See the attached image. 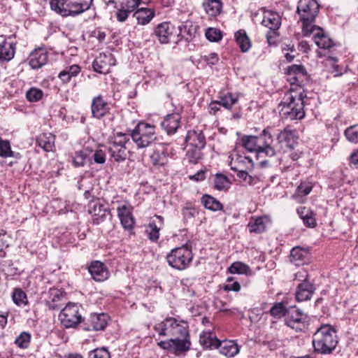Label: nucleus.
<instances>
[{"label": "nucleus", "mask_w": 358, "mask_h": 358, "mask_svg": "<svg viewBox=\"0 0 358 358\" xmlns=\"http://www.w3.org/2000/svg\"><path fill=\"white\" fill-rule=\"evenodd\" d=\"M287 310L286 306L282 302L275 303L270 309V314L274 317L280 318L287 315Z\"/></svg>", "instance_id": "52"}, {"label": "nucleus", "mask_w": 358, "mask_h": 358, "mask_svg": "<svg viewBox=\"0 0 358 358\" xmlns=\"http://www.w3.org/2000/svg\"><path fill=\"white\" fill-rule=\"evenodd\" d=\"M206 38L211 42H217L222 38V32L216 28H208L205 33Z\"/></svg>", "instance_id": "56"}, {"label": "nucleus", "mask_w": 358, "mask_h": 358, "mask_svg": "<svg viewBox=\"0 0 358 358\" xmlns=\"http://www.w3.org/2000/svg\"><path fill=\"white\" fill-rule=\"evenodd\" d=\"M183 220L187 221L196 216L198 213L196 208L192 203H187L181 209Z\"/></svg>", "instance_id": "55"}, {"label": "nucleus", "mask_w": 358, "mask_h": 358, "mask_svg": "<svg viewBox=\"0 0 358 358\" xmlns=\"http://www.w3.org/2000/svg\"><path fill=\"white\" fill-rule=\"evenodd\" d=\"M130 136L138 148H146L157 138L155 127L145 122H140L130 133Z\"/></svg>", "instance_id": "7"}, {"label": "nucleus", "mask_w": 358, "mask_h": 358, "mask_svg": "<svg viewBox=\"0 0 358 358\" xmlns=\"http://www.w3.org/2000/svg\"><path fill=\"white\" fill-rule=\"evenodd\" d=\"M338 338L336 329L331 324L320 325L313 335V347L315 352L321 355H329L336 348Z\"/></svg>", "instance_id": "2"}, {"label": "nucleus", "mask_w": 358, "mask_h": 358, "mask_svg": "<svg viewBox=\"0 0 358 358\" xmlns=\"http://www.w3.org/2000/svg\"><path fill=\"white\" fill-rule=\"evenodd\" d=\"M231 185L229 178L221 173H217L214 178L213 187L219 191H227Z\"/></svg>", "instance_id": "44"}, {"label": "nucleus", "mask_w": 358, "mask_h": 358, "mask_svg": "<svg viewBox=\"0 0 358 358\" xmlns=\"http://www.w3.org/2000/svg\"><path fill=\"white\" fill-rule=\"evenodd\" d=\"M234 37L243 52H247L250 49L252 45L251 41L244 29H240L235 32Z\"/></svg>", "instance_id": "35"}, {"label": "nucleus", "mask_w": 358, "mask_h": 358, "mask_svg": "<svg viewBox=\"0 0 358 358\" xmlns=\"http://www.w3.org/2000/svg\"><path fill=\"white\" fill-rule=\"evenodd\" d=\"M337 62L338 59L336 57H328L325 61L326 65L330 66V71L335 77L340 76L345 72V69L337 64Z\"/></svg>", "instance_id": "48"}, {"label": "nucleus", "mask_w": 358, "mask_h": 358, "mask_svg": "<svg viewBox=\"0 0 358 358\" xmlns=\"http://www.w3.org/2000/svg\"><path fill=\"white\" fill-rule=\"evenodd\" d=\"M180 115L178 113L167 115L161 122L162 127L170 135L175 134L180 127Z\"/></svg>", "instance_id": "23"}, {"label": "nucleus", "mask_w": 358, "mask_h": 358, "mask_svg": "<svg viewBox=\"0 0 358 358\" xmlns=\"http://www.w3.org/2000/svg\"><path fill=\"white\" fill-rule=\"evenodd\" d=\"M295 279L301 281L296 287V299L298 301H304L310 299L315 291V287L310 281V276L305 269L299 271L295 274Z\"/></svg>", "instance_id": "9"}, {"label": "nucleus", "mask_w": 358, "mask_h": 358, "mask_svg": "<svg viewBox=\"0 0 358 358\" xmlns=\"http://www.w3.org/2000/svg\"><path fill=\"white\" fill-rule=\"evenodd\" d=\"M155 217L158 220V224L155 220H151L145 229V232L148 238L152 241L156 242L159 238L160 229L164 225V217L161 215H155Z\"/></svg>", "instance_id": "27"}, {"label": "nucleus", "mask_w": 358, "mask_h": 358, "mask_svg": "<svg viewBox=\"0 0 358 358\" xmlns=\"http://www.w3.org/2000/svg\"><path fill=\"white\" fill-rule=\"evenodd\" d=\"M192 259V251L187 245L171 250L166 255L169 265L179 271L187 268L190 266Z\"/></svg>", "instance_id": "6"}, {"label": "nucleus", "mask_w": 358, "mask_h": 358, "mask_svg": "<svg viewBox=\"0 0 358 358\" xmlns=\"http://www.w3.org/2000/svg\"><path fill=\"white\" fill-rule=\"evenodd\" d=\"M157 345L169 352L176 355L188 351L191 346L189 336L171 338L165 341H160Z\"/></svg>", "instance_id": "10"}, {"label": "nucleus", "mask_w": 358, "mask_h": 358, "mask_svg": "<svg viewBox=\"0 0 358 358\" xmlns=\"http://www.w3.org/2000/svg\"><path fill=\"white\" fill-rule=\"evenodd\" d=\"M174 325L175 317H167L163 321L155 324L153 329L159 336L172 338Z\"/></svg>", "instance_id": "21"}, {"label": "nucleus", "mask_w": 358, "mask_h": 358, "mask_svg": "<svg viewBox=\"0 0 358 358\" xmlns=\"http://www.w3.org/2000/svg\"><path fill=\"white\" fill-rule=\"evenodd\" d=\"M281 17L277 12L264 10L262 24L267 27L270 31L266 34V38L269 43H272V35H276V31L280 27Z\"/></svg>", "instance_id": "14"}, {"label": "nucleus", "mask_w": 358, "mask_h": 358, "mask_svg": "<svg viewBox=\"0 0 358 358\" xmlns=\"http://www.w3.org/2000/svg\"><path fill=\"white\" fill-rule=\"evenodd\" d=\"M175 324L172 338L189 336V327L186 322L175 318Z\"/></svg>", "instance_id": "40"}, {"label": "nucleus", "mask_w": 358, "mask_h": 358, "mask_svg": "<svg viewBox=\"0 0 358 358\" xmlns=\"http://www.w3.org/2000/svg\"><path fill=\"white\" fill-rule=\"evenodd\" d=\"M43 94L41 90L31 87L26 92V98L30 102H36L42 98Z\"/></svg>", "instance_id": "57"}, {"label": "nucleus", "mask_w": 358, "mask_h": 358, "mask_svg": "<svg viewBox=\"0 0 358 358\" xmlns=\"http://www.w3.org/2000/svg\"><path fill=\"white\" fill-rule=\"evenodd\" d=\"M86 156L85 152L83 150L76 152L72 161L73 166L76 167L84 166L86 160Z\"/></svg>", "instance_id": "59"}, {"label": "nucleus", "mask_w": 358, "mask_h": 358, "mask_svg": "<svg viewBox=\"0 0 358 358\" xmlns=\"http://www.w3.org/2000/svg\"><path fill=\"white\" fill-rule=\"evenodd\" d=\"M202 6L206 14L210 17H217L220 15L223 8L221 0H204Z\"/></svg>", "instance_id": "32"}, {"label": "nucleus", "mask_w": 358, "mask_h": 358, "mask_svg": "<svg viewBox=\"0 0 358 358\" xmlns=\"http://www.w3.org/2000/svg\"><path fill=\"white\" fill-rule=\"evenodd\" d=\"M154 32L159 43L166 44L176 34V27L169 22H163L157 25Z\"/></svg>", "instance_id": "17"}, {"label": "nucleus", "mask_w": 358, "mask_h": 358, "mask_svg": "<svg viewBox=\"0 0 358 358\" xmlns=\"http://www.w3.org/2000/svg\"><path fill=\"white\" fill-rule=\"evenodd\" d=\"M308 31H302L304 36H312L316 45L320 49H330L334 46L333 41L329 37L321 27L313 25L309 27Z\"/></svg>", "instance_id": "15"}, {"label": "nucleus", "mask_w": 358, "mask_h": 358, "mask_svg": "<svg viewBox=\"0 0 358 358\" xmlns=\"http://www.w3.org/2000/svg\"><path fill=\"white\" fill-rule=\"evenodd\" d=\"M185 141L191 148H204L206 146V138L201 130L189 131Z\"/></svg>", "instance_id": "24"}, {"label": "nucleus", "mask_w": 358, "mask_h": 358, "mask_svg": "<svg viewBox=\"0 0 358 358\" xmlns=\"http://www.w3.org/2000/svg\"><path fill=\"white\" fill-rule=\"evenodd\" d=\"M88 271L96 281H103L109 276V272L104 264L99 261L92 262L88 268Z\"/></svg>", "instance_id": "26"}, {"label": "nucleus", "mask_w": 358, "mask_h": 358, "mask_svg": "<svg viewBox=\"0 0 358 358\" xmlns=\"http://www.w3.org/2000/svg\"><path fill=\"white\" fill-rule=\"evenodd\" d=\"M344 135L347 140L352 143H358V124L348 127Z\"/></svg>", "instance_id": "54"}, {"label": "nucleus", "mask_w": 358, "mask_h": 358, "mask_svg": "<svg viewBox=\"0 0 358 358\" xmlns=\"http://www.w3.org/2000/svg\"><path fill=\"white\" fill-rule=\"evenodd\" d=\"M272 129V127H267L259 136H256L261 149L258 152V159L264 157H272L276 154L274 148L271 145L273 142Z\"/></svg>", "instance_id": "11"}, {"label": "nucleus", "mask_w": 358, "mask_h": 358, "mask_svg": "<svg viewBox=\"0 0 358 358\" xmlns=\"http://www.w3.org/2000/svg\"><path fill=\"white\" fill-rule=\"evenodd\" d=\"M116 6L118 8V10L116 13L117 20L120 22L126 21L129 14L132 13V11L122 8L121 6H119V5H117Z\"/></svg>", "instance_id": "63"}, {"label": "nucleus", "mask_w": 358, "mask_h": 358, "mask_svg": "<svg viewBox=\"0 0 358 358\" xmlns=\"http://www.w3.org/2000/svg\"><path fill=\"white\" fill-rule=\"evenodd\" d=\"M130 133L117 132L113 136V159L115 162L120 165H117L116 169L120 172H125L128 169V162L127 161L128 150L126 144L129 140Z\"/></svg>", "instance_id": "5"}, {"label": "nucleus", "mask_w": 358, "mask_h": 358, "mask_svg": "<svg viewBox=\"0 0 358 358\" xmlns=\"http://www.w3.org/2000/svg\"><path fill=\"white\" fill-rule=\"evenodd\" d=\"M220 341L215 334L210 331H203L199 336L201 345L206 348H217Z\"/></svg>", "instance_id": "34"}, {"label": "nucleus", "mask_w": 358, "mask_h": 358, "mask_svg": "<svg viewBox=\"0 0 358 358\" xmlns=\"http://www.w3.org/2000/svg\"><path fill=\"white\" fill-rule=\"evenodd\" d=\"M108 316L104 313H91L87 318L83 319L81 329L87 331L103 329L108 322Z\"/></svg>", "instance_id": "16"}, {"label": "nucleus", "mask_w": 358, "mask_h": 358, "mask_svg": "<svg viewBox=\"0 0 358 358\" xmlns=\"http://www.w3.org/2000/svg\"><path fill=\"white\" fill-rule=\"evenodd\" d=\"M228 271L233 274H248L250 273L249 266L241 262H235L228 268Z\"/></svg>", "instance_id": "49"}, {"label": "nucleus", "mask_w": 358, "mask_h": 358, "mask_svg": "<svg viewBox=\"0 0 358 358\" xmlns=\"http://www.w3.org/2000/svg\"><path fill=\"white\" fill-rule=\"evenodd\" d=\"M308 317L301 310L292 308L289 310L285 319V324L296 331H304L308 325Z\"/></svg>", "instance_id": "12"}, {"label": "nucleus", "mask_w": 358, "mask_h": 358, "mask_svg": "<svg viewBox=\"0 0 358 358\" xmlns=\"http://www.w3.org/2000/svg\"><path fill=\"white\" fill-rule=\"evenodd\" d=\"M241 289V285L237 281H234L233 278H227V283L224 286V291L238 292Z\"/></svg>", "instance_id": "62"}, {"label": "nucleus", "mask_w": 358, "mask_h": 358, "mask_svg": "<svg viewBox=\"0 0 358 358\" xmlns=\"http://www.w3.org/2000/svg\"><path fill=\"white\" fill-rule=\"evenodd\" d=\"M107 110L106 103L103 101V99L99 96L95 97L92 103V113L94 117L100 118L103 117Z\"/></svg>", "instance_id": "37"}, {"label": "nucleus", "mask_w": 358, "mask_h": 358, "mask_svg": "<svg viewBox=\"0 0 358 358\" xmlns=\"http://www.w3.org/2000/svg\"><path fill=\"white\" fill-rule=\"evenodd\" d=\"M13 303L17 306H24L28 304V299L26 293L20 288L13 289L12 293Z\"/></svg>", "instance_id": "47"}, {"label": "nucleus", "mask_w": 358, "mask_h": 358, "mask_svg": "<svg viewBox=\"0 0 358 358\" xmlns=\"http://www.w3.org/2000/svg\"><path fill=\"white\" fill-rule=\"evenodd\" d=\"M320 10V6L317 0H299L296 13L301 22L302 31L307 33L309 27L315 25L316 17Z\"/></svg>", "instance_id": "4"}, {"label": "nucleus", "mask_w": 358, "mask_h": 358, "mask_svg": "<svg viewBox=\"0 0 358 358\" xmlns=\"http://www.w3.org/2000/svg\"><path fill=\"white\" fill-rule=\"evenodd\" d=\"M296 213L306 227L309 228H314L316 227V214L310 208L300 206L297 208Z\"/></svg>", "instance_id": "25"}, {"label": "nucleus", "mask_w": 358, "mask_h": 358, "mask_svg": "<svg viewBox=\"0 0 358 358\" xmlns=\"http://www.w3.org/2000/svg\"><path fill=\"white\" fill-rule=\"evenodd\" d=\"M31 338V334L22 331L16 337L14 343L21 349H27L29 346Z\"/></svg>", "instance_id": "50"}, {"label": "nucleus", "mask_w": 358, "mask_h": 358, "mask_svg": "<svg viewBox=\"0 0 358 358\" xmlns=\"http://www.w3.org/2000/svg\"><path fill=\"white\" fill-rule=\"evenodd\" d=\"M238 101V95L236 93L226 92L221 94L219 102L221 106L227 110H231L232 106Z\"/></svg>", "instance_id": "38"}, {"label": "nucleus", "mask_w": 358, "mask_h": 358, "mask_svg": "<svg viewBox=\"0 0 358 358\" xmlns=\"http://www.w3.org/2000/svg\"><path fill=\"white\" fill-rule=\"evenodd\" d=\"M117 216L124 229L131 230L134 228L135 220L132 215L131 206L122 204L117 208Z\"/></svg>", "instance_id": "18"}, {"label": "nucleus", "mask_w": 358, "mask_h": 358, "mask_svg": "<svg viewBox=\"0 0 358 358\" xmlns=\"http://www.w3.org/2000/svg\"><path fill=\"white\" fill-rule=\"evenodd\" d=\"M313 185L310 182H302L296 188L295 194L293 195V198L298 202H301V196H307L312 191Z\"/></svg>", "instance_id": "46"}, {"label": "nucleus", "mask_w": 358, "mask_h": 358, "mask_svg": "<svg viewBox=\"0 0 358 358\" xmlns=\"http://www.w3.org/2000/svg\"><path fill=\"white\" fill-rule=\"evenodd\" d=\"M286 74L291 87L279 103L280 113L290 120H301L305 117V99L307 98L301 86L306 79V69L302 65L292 64L287 68Z\"/></svg>", "instance_id": "1"}, {"label": "nucleus", "mask_w": 358, "mask_h": 358, "mask_svg": "<svg viewBox=\"0 0 358 358\" xmlns=\"http://www.w3.org/2000/svg\"><path fill=\"white\" fill-rule=\"evenodd\" d=\"M217 348L222 355L227 357H234L240 351V346L235 341L232 340L220 341Z\"/></svg>", "instance_id": "29"}, {"label": "nucleus", "mask_w": 358, "mask_h": 358, "mask_svg": "<svg viewBox=\"0 0 358 358\" xmlns=\"http://www.w3.org/2000/svg\"><path fill=\"white\" fill-rule=\"evenodd\" d=\"M61 324L66 328H76L83 323V317L80 313V306L78 303H69L61 310L59 315Z\"/></svg>", "instance_id": "8"}, {"label": "nucleus", "mask_w": 358, "mask_h": 358, "mask_svg": "<svg viewBox=\"0 0 358 358\" xmlns=\"http://www.w3.org/2000/svg\"><path fill=\"white\" fill-rule=\"evenodd\" d=\"M276 139L278 143H285L287 147L293 148L297 143V132L295 129H292L291 127L287 126L280 131L276 136Z\"/></svg>", "instance_id": "20"}, {"label": "nucleus", "mask_w": 358, "mask_h": 358, "mask_svg": "<svg viewBox=\"0 0 358 358\" xmlns=\"http://www.w3.org/2000/svg\"><path fill=\"white\" fill-rule=\"evenodd\" d=\"M93 159L97 164H103L106 161L105 153L101 150H96L93 155Z\"/></svg>", "instance_id": "64"}, {"label": "nucleus", "mask_w": 358, "mask_h": 358, "mask_svg": "<svg viewBox=\"0 0 358 358\" xmlns=\"http://www.w3.org/2000/svg\"><path fill=\"white\" fill-rule=\"evenodd\" d=\"M229 164L232 171L242 169L252 170L254 164L252 159L246 156L240 148L236 147L229 156Z\"/></svg>", "instance_id": "13"}, {"label": "nucleus", "mask_w": 358, "mask_h": 358, "mask_svg": "<svg viewBox=\"0 0 358 358\" xmlns=\"http://www.w3.org/2000/svg\"><path fill=\"white\" fill-rule=\"evenodd\" d=\"M269 221V218L267 216L251 217L248 224L249 231L255 234H261L265 231Z\"/></svg>", "instance_id": "28"}, {"label": "nucleus", "mask_w": 358, "mask_h": 358, "mask_svg": "<svg viewBox=\"0 0 358 358\" xmlns=\"http://www.w3.org/2000/svg\"><path fill=\"white\" fill-rule=\"evenodd\" d=\"M49 295V300L46 301V305L49 309H58L59 305L57 302L63 297V292L58 289H50Z\"/></svg>", "instance_id": "41"}, {"label": "nucleus", "mask_w": 358, "mask_h": 358, "mask_svg": "<svg viewBox=\"0 0 358 358\" xmlns=\"http://www.w3.org/2000/svg\"><path fill=\"white\" fill-rule=\"evenodd\" d=\"M142 0H113V3L121 8L134 12L140 5Z\"/></svg>", "instance_id": "53"}, {"label": "nucleus", "mask_w": 358, "mask_h": 358, "mask_svg": "<svg viewBox=\"0 0 358 358\" xmlns=\"http://www.w3.org/2000/svg\"><path fill=\"white\" fill-rule=\"evenodd\" d=\"M310 253L308 248L294 247L290 251L289 260L295 266L304 265L309 262Z\"/></svg>", "instance_id": "19"}, {"label": "nucleus", "mask_w": 358, "mask_h": 358, "mask_svg": "<svg viewBox=\"0 0 358 358\" xmlns=\"http://www.w3.org/2000/svg\"><path fill=\"white\" fill-rule=\"evenodd\" d=\"M242 146L249 152H256L258 158V152L261 150L256 136H244L242 140Z\"/></svg>", "instance_id": "39"}, {"label": "nucleus", "mask_w": 358, "mask_h": 358, "mask_svg": "<svg viewBox=\"0 0 358 358\" xmlns=\"http://www.w3.org/2000/svg\"><path fill=\"white\" fill-rule=\"evenodd\" d=\"M15 44L4 39L0 43V61H10L15 55Z\"/></svg>", "instance_id": "33"}, {"label": "nucleus", "mask_w": 358, "mask_h": 358, "mask_svg": "<svg viewBox=\"0 0 358 358\" xmlns=\"http://www.w3.org/2000/svg\"><path fill=\"white\" fill-rule=\"evenodd\" d=\"M202 149L190 147L186 154L188 162L194 164H197L203 157Z\"/></svg>", "instance_id": "51"}, {"label": "nucleus", "mask_w": 358, "mask_h": 358, "mask_svg": "<svg viewBox=\"0 0 358 358\" xmlns=\"http://www.w3.org/2000/svg\"><path fill=\"white\" fill-rule=\"evenodd\" d=\"M93 0H51L50 8L61 16L76 17L88 10Z\"/></svg>", "instance_id": "3"}, {"label": "nucleus", "mask_w": 358, "mask_h": 358, "mask_svg": "<svg viewBox=\"0 0 358 358\" xmlns=\"http://www.w3.org/2000/svg\"><path fill=\"white\" fill-rule=\"evenodd\" d=\"M20 153L14 152L11 150L10 142L7 140H3L0 137V157L3 158L7 157H20Z\"/></svg>", "instance_id": "45"}, {"label": "nucleus", "mask_w": 358, "mask_h": 358, "mask_svg": "<svg viewBox=\"0 0 358 358\" xmlns=\"http://www.w3.org/2000/svg\"><path fill=\"white\" fill-rule=\"evenodd\" d=\"M87 358H110V354L105 348H96L88 352Z\"/></svg>", "instance_id": "58"}, {"label": "nucleus", "mask_w": 358, "mask_h": 358, "mask_svg": "<svg viewBox=\"0 0 358 358\" xmlns=\"http://www.w3.org/2000/svg\"><path fill=\"white\" fill-rule=\"evenodd\" d=\"M250 171L249 169H242L239 170H236L235 171L237 172L236 176L238 178L241 179L243 181L246 182L247 184L251 185L253 184V177L250 176L248 173V171Z\"/></svg>", "instance_id": "60"}, {"label": "nucleus", "mask_w": 358, "mask_h": 358, "mask_svg": "<svg viewBox=\"0 0 358 358\" xmlns=\"http://www.w3.org/2000/svg\"><path fill=\"white\" fill-rule=\"evenodd\" d=\"M201 202L206 209L211 211H219L223 208V205L217 199L207 194L201 196Z\"/></svg>", "instance_id": "36"}, {"label": "nucleus", "mask_w": 358, "mask_h": 358, "mask_svg": "<svg viewBox=\"0 0 358 358\" xmlns=\"http://www.w3.org/2000/svg\"><path fill=\"white\" fill-rule=\"evenodd\" d=\"M150 161L155 166H162L168 162V155L164 150H156L150 156Z\"/></svg>", "instance_id": "42"}, {"label": "nucleus", "mask_w": 358, "mask_h": 358, "mask_svg": "<svg viewBox=\"0 0 358 358\" xmlns=\"http://www.w3.org/2000/svg\"><path fill=\"white\" fill-rule=\"evenodd\" d=\"M133 16L136 19L138 24L146 25L155 16V11L148 8H141L134 12Z\"/></svg>", "instance_id": "30"}, {"label": "nucleus", "mask_w": 358, "mask_h": 358, "mask_svg": "<svg viewBox=\"0 0 358 358\" xmlns=\"http://www.w3.org/2000/svg\"><path fill=\"white\" fill-rule=\"evenodd\" d=\"M48 62V52L43 48L34 50L29 55V63L34 69H37L45 65Z\"/></svg>", "instance_id": "22"}, {"label": "nucleus", "mask_w": 358, "mask_h": 358, "mask_svg": "<svg viewBox=\"0 0 358 358\" xmlns=\"http://www.w3.org/2000/svg\"><path fill=\"white\" fill-rule=\"evenodd\" d=\"M37 142L44 150L50 151L55 144V136L51 134H43L38 138Z\"/></svg>", "instance_id": "43"}, {"label": "nucleus", "mask_w": 358, "mask_h": 358, "mask_svg": "<svg viewBox=\"0 0 358 358\" xmlns=\"http://www.w3.org/2000/svg\"><path fill=\"white\" fill-rule=\"evenodd\" d=\"M110 58L106 55H100L96 57L92 64L94 71L103 74H106L110 71Z\"/></svg>", "instance_id": "31"}, {"label": "nucleus", "mask_w": 358, "mask_h": 358, "mask_svg": "<svg viewBox=\"0 0 358 358\" xmlns=\"http://www.w3.org/2000/svg\"><path fill=\"white\" fill-rule=\"evenodd\" d=\"M178 28L180 34L182 37H185L187 40L191 39L194 36V31L192 26L188 27L187 24H182Z\"/></svg>", "instance_id": "61"}]
</instances>
